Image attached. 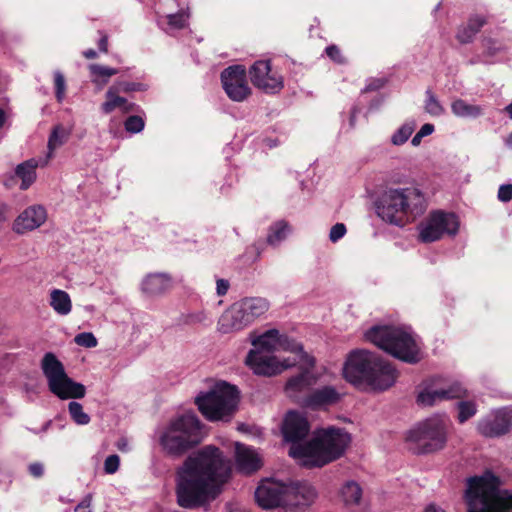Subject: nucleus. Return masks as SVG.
<instances>
[{"instance_id": "nucleus-4", "label": "nucleus", "mask_w": 512, "mask_h": 512, "mask_svg": "<svg viewBox=\"0 0 512 512\" xmlns=\"http://www.w3.org/2000/svg\"><path fill=\"white\" fill-rule=\"evenodd\" d=\"M501 480L487 471L467 481L468 512H512V490H500Z\"/></svg>"}, {"instance_id": "nucleus-33", "label": "nucleus", "mask_w": 512, "mask_h": 512, "mask_svg": "<svg viewBox=\"0 0 512 512\" xmlns=\"http://www.w3.org/2000/svg\"><path fill=\"white\" fill-rule=\"evenodd\" d=\"M69 413L77 424L85 425L90 421V417L84 412L83 406L78 402H71L69 404Z\"/></svg>"}, {"instance_id": "nucleus-59", "label": "nucleus", "mask_w": 512, "mask_h": 512, "mask_svg": "<svg viewBox=\"0 0 512 512\" xmlns=\"http://www.w3.org/2000/svg\"><path fill=\"white\" fill-rule=\"evenodd\" d=\"M49 147L52 148L53 147V138H50L49 140Z\"/></svg>"}, {"instance_id": "nucleus-28", "label": "nucleus", "mask_w": 512, "mask_h": 512, "mask_svg": "<svg viewBox=\"0 0 512 512\" xmlns=\"http://www.w3.org/2000/svg\"><path fill=\"white\" fill-rule=\"evenodd\" d=\"M50 305L57 313L61 315L68 314L72 308L69 295L65 291L58 289H55L51 292Z\"/></svg>"}, {"instance_id": "nucleus-37", "label": "nucleus", "mask_w": 512, "mask_h": 512, "mask_svg": "<svg viewBox=\"0 0 512 512\" xmlns=\"http://www.w3.org/2000/svg\"><path fill=\"white\" fill-rule=\"evenodd\" d=\"M414 129L410 125L401 126L392 136V143L394 145L404 144L412 135Z\"/></svg>"}, {"instance_id": "nucleus-40", "label": "nucleus", "mask_w": 512, "mask_h": 512, "mask_svg": "<svg viewBox=\"0 0 512 512\" xmlns=\"http://www.w3.org/2000/svg\"><path fill=\"white\" fill-rule=\"evenodd\" d=\"M486 23L487 20L484 16L475 15L468 20L466 25L469 26V30L473 31L475 36Z\"/></svg>"}, {"instance_id": "nucleus-46", "label": "nucleus", "mask_w": 512, "mask_h": 512, "mask_svg": "<svg viewBox=\"0 0 512 512\" xmlns=\"http://www.w3.org/2000/svg\"><path fill=\"white\" fill-rule=\"evenodd\" d=\"M498 199L502 202H508L512 199V185L506 184L500 186L498 190Z\"/></svg>"}, {"instance_id": "nucleus-54", "label": "nucleus", "mask_w": 512, "mask_h": 512, "mask_svg": "<svg viewBox=\"0 0 512 512\" xmlns=\"http://www.w3.org/2000/svg\"><path fill=\"white\" fill-rule=\"evenodd\" d=\"M422 138L423 136L417 132V134L412 138L411 142L414 146H418L421 143Z\"/></svg>"}, {"instance_id": "nucleus-14", "label": "nucleus", "mask_w": 512, "mask_h": 512, "mask_svg": "<svg viewBox=\"0 0 512 512\" xmlns=\"http://www.w3.org/2000/svg\"><path fill=\"white\" fill-rule=\"evenodd\" d=\"M286 364H290L289 367L299 366L301 370V373L298 376L290 378L286 383L285 391L289 395L301 392L315 382V377L310 375V370L315 365V359L305 353L303 349H297L294 356L288 357Z\"/></svg>"}, {"instance_id": "nucleus-47", "label": "nucleus", "mask_w": 512, "mask_h": 512, "mask_svg": "<svg viewBox=\"0 0 512 512\" xmlns=\"http://www.w3.org/2000/svg\"><path fill=\"white\" fill-rule=\"evenodd\" d=\"M426 108H427L428 112L432 113V114H438L439 112L442 111L441 106L439 105L437 100L435 98H433V97H431L428 100Z\"/></svg>"}, {"instance_id": "nucleus-55", "label": "nucleus", "mask_w": 512, "mask_h": 512, "mask_svg": "<svg viewBox=\"0 0 512 512\" xmlns=\"http://www.w3.org/2000/svg\"><path fill=\"white\" fill-rule=\"evenodd\" d=\"M424 512H443V511L437 509L434 505H429L426 507Z\"/></svg>"}, {"instance_id": "nucleus-27", "label": "nucleus", "mask_w": 512, "mask_h": 512, "mask_svg": "<svg viewBox=\"0 0 512 512\" xmlns=\"http://www.w3.org/2000/svg\"><path fill=\"white\" fill-rule=\"evenodd\" d=\"M339 496L344 505H357L360 503L362 497V489L356 482L349 481L343 485L339 492Z\"/></svg>"}, {"instance_id": "nucleus-48", "label": "nucleus", "mask_w": 512, "mask_h": 512, "mask_svg": "<svg viewBox=\"0 0 512 512\" xmlns=\"http://www.w3.org/2000/svg\"><path fill=\"white\" fill-rule=\"evenodd\" d=\"M165 279L162 276H152L146 281V288L153 289L164 283Z\"/></svg>"}, {"instance_id": "nucleus-13", "label": "nucleus", "mask_w": 512, "mask_h": 512, "mask_svg": "<svg viewBox=\"0 0 512 512\" xmlns=\"http://www.w3.org/2000/svg\"><path fill=\"white\" fill-rule=\"evenodd\" d=\"M221 82L227 96L237 102L244 101L251 95L246 69L242 65H233L221 73Z\"/></svg>"}, {"instance_id": "nucleus-52", "label": "nucleus", "mask_w": 512, "mask_h": 512, "mask_svg": "<svg viewBox=\"0 0 512 512\" xmlns=\"http://www.w3.org/2000/svg\"><path fill=\"white\" fill-rule=\"evenodd\" d=\"M434 131V126L432 124H424L421 129L418 131L423 137L430 135Z\"/></svg>"}, {"instance_id": "nucleus-1", "label": "nucleus", "mask_w": 512, "mask_h": 512, "mask_svg": "<svg viewBox=\"0 0 512 512\" xmlns=\"http://www.w3.org/2000/svg\"><path fill=\"white\" fill-rule=\"evenodd\" d=\"M231 471V462L214 446L193 453L176 471L178 504L183 508H196L214 500Z\"/></svg>"}, {"instance_id": "nucleus-35", "label": "nucleus", "mask_w": 512, "mask_h": 512, "mask_svg": "<svg viewBox=\"0 0 512 512\" xmlns=\"http://www.w3.org/2000/svg\"><path fill=\"white\" fill-rule=\"evenodd\" d=\"M287 225L284 223H276L271 227L270 233L267 236V242L269 244H276L285 238L287 232Z\"/></svg>"}, {"instance_id": "nucleus-19", "label": "nucleus", "mask_w": 512, "mask_h": 512, "mask_svg": "<svg viewBox=\"0 0 512 512\" xmlns=\"http://www.w3.org/2000/svg\"><path fill=\"white\" fill-rule=\"evenodd\" d=\"M512 427V409L496 412L492 419L479 425L480 433L485 437H498L506 434Z\"/></svg>"}, {"instance_id": "nucleus-18", "label": "nucleus", "mask_w": 512, "mask_h": 512, "mask_svg": "<svg viewBox=\"0 0 512 512\" xmlns=\"http://www.w3.org/2000/svg\"><path fill=\"white\" fill-rule=\"evenodd\" d=\"M310 424L306 417L296 411H289L282 424V434L285 441L291 443L289 451L295 445H303L301 441L308 435Z\"/></svg>"}, {"instance_id": "nucleus-56", "label": "nucleus", "mask_w": 512, "mask_h": 512, "mask_svg": "<svg viewBox=\"0 0 512 512\" xmlns=\"http://www.w3.org/2000/svg\"><path fill=\"white\" fill-rule=\"evenodd\" d=\"M5 122V114L2 109H0V128L4 125Z\"/></svg>"}, {"instance_id": "nucleus-6", "label": "nucleus", "mask_w": 512, "mask_h": 512, "mask_svg": "<svg viewBox=\"0 0 512 512\" xmlns=\"http://www.w3.org/2000/svg\"><path fill=\"white\" fill-rule=\"evenodd\" d=\"M366 338L392 356L409 362L420 361V348L414 336L405 328L396 326H379L370 329Z\"/></svg>"}, {"instance_id": "nucleus-51", "label": "nucleus", "mask_w": 512, "mask_h": 512, "mask_svg": "<svg viewBox=\"0 0 512 512\" xmlns=\"http://www.w3.org/2000/svg\"><path fill=\"white\" fill-rule=\"evenodd\" d=\"M229 289V282L224 279L217 280V293L219 295H225Z\"/></svg>"}, {"instance_id": "nucleus-26", "label": "nucleus", "mask_w": 512, "mask_h": 512, "mask_svg": "<svg viewBox=\"0 0 512 512\" xmlns=\"http://www.w3.org/2000/svg\"><path fill=\"white\" fill-rule=\"evenodd\" d=\"M339 394L335 389L330 387H324L322 389L315 390L307 399V405L312 407L330 405L338 402Z\"/></svg>"}, {"instance_id": "nucleus-53", "label": "nucleus", "mask_w": 512, "mask_h": 512, "mask_svg": "<svg viewBox=\"0 0 512 512\" xmlns=\"http://www.w3.org/2000/svg\"><path fill=\"white\" fill-rule=\"evenodd\" d=\"M83 55L87 59H95L97 57V53L93 49H89L83 52Z\"/></svg>"}, {"instance_id": "nucleus-12", "label": "nucleus", "mask_w": 512, "mask_h": 512, "mask_svg": "<svg viewBox=\"0 0 512 512\" xmlns=\"http://www.w3.org/2000/svg\"><path fill=\"white\" fill-rule=\"evenodd\" d=\"M378 358L367 351L352 352L343 369L347 381L354 385H366L373 370H376Z\"/></svg>"}, {"instance_id": "nucleus-24", "label": "nucleus", "mask_w": 512, "mask_h": 512, "mask_svg": "<svg viewBox=\"0 0 512 512\" xmlns=\"http://www.w3.org/2000/svg\"><path fill=\"white\" fill-rule=\"evenodd\" d=\"M236 464L238 469L245 474L253 473L262 466L258 454L241 444L236 445Z\"/></svg>"}, {"instance_id": "nucleus-34", "label": "nucleus", "mask_w": 512, "mask_h": 512, "mask_svg": "<svg viewBox=\"0 0 512 512\" xmlns=\"http://www.w3.org/2000/svg\"><path fill=\"white\" fill-rule=\"evenodd\" d=\"M112 87H117V91L124 93L144 91L146 89L145 84L142 82L128 80H119Z\"/></svg>"}, {"instance_id": "nucleus-8", "label": "nucleus", "mask_w": 512, "mask_h": 512, "mask_svg": "<svg viewBox=\"0 0 512 512\" xmlns=\"http://www.w3.org/2000/svg\"><path fill=\"white\" fill-rule=\"evenodd\" d=\"M238 402L237 389L226 383L217 385L211 392L196 399L200 412L210 421L230 417L236 411Z\"/></svg>"}, {"instance_id": "nucleus-2", "label": "nucleus", "mask_w": 512, "mask_h": 512, "mask_svg": "<svg viewBox=\"0 0 512 512\" xmlns=\"http://www.w3.org/2000/svg\"><path fill=\"white\" fill-rule=\"evenodd\" d=\"M350 443L351 437L344 429L322 428L305 445H295L289 455L301 466L320 468L342 457Z\"/></svg>"}, {"instance_id": "nucleus-50", "label": "nucleus", "mask_w": 512, "mask_h": 512, "mask_svg": "<svg viewBox=\"0 0 512 512\" xmlns=\"http://www.w3.org/2000/svg\"><path fill=\"white\" fill-rule=\"evenodd\" d=\"M43 466L42 464L40 463H33L29 466V472L34 476V477H40L43 475Z\"/></svg>"}, {"instance_id": "nucleus-39", "label": "nucleus", "mask_w": 512, "mask_h": 512, "mask_svg": "<svg viewBox=\"0 0 512 512\" xmlns=\"http://www.w3.org/2000/svg\"><path fill=\"white\" fill-rule=\"evenodd\" d=\"M124 126L127 132L138 133L144 128V120L140 116H129Z\"/></svg>"}, {"instance_id": "nucleus-30", "label": "nucleus", "mask_w": 512, "mask_h": 512, "mask_svg": "<svg viewBox=\"0 0 512 512\" xmlns=\"http://www.w3.org/2000/svg\"><path fill=\"white\" fill-rule=\"evenodd\" d=\"M190 10L189 8L181 9L177 13L166 16L169 31L182 30L189 26Z\"/></svg>"}, {"instance_id": "nucleus-7", "label": "nucleus", "mask_w": 512, "mask_h": 512, "mask_svg": "<svg viewBox=\"0 0 512 512\" xmlns=\"http://www.w3.org/2000/svg\"><path fill=\"white\" fill-rule=\"evenodd\" d=\"M200 423L195 415L184 414L172 421L161 437V445L172 455H181L199 444Z\"/></svg>"}, {"instance_id": "nucleus-57", "label": "nucleus", "mask_w": 512, "mask_h": 512, "mask_svg": "<svg viewBox=\"0 0 512 512\" xmlns=\"http://www.w3.org/2000/svg\"><path fill=\"white\" fill-rule=\"evenodd\" d=\"M506 111L510 118H512V103L506 107Z\"/></svg>"}, {"instance_id": "nucleus-9", "label": "nucleus", "mask_w": 512, "mask_h": 512, "mask_svg": "<svg viewBox=\"0 0 512 512\" xmlns=\"http://www.w3.org/2000/svg\"><path fill=\"white\" fill-rule=\"evenodd\" d=\"M446 424L443 419L434 417L420 423L406 438L408 449L415 454L435 452L446 443Z\"/></svg>"}, {"instance_id": "nucleus-23", "label": "nucleus", "mask_w": 512, "mask_h": 512, "mask_svg": "<svg viewBox=\"0 0 512 512\" xmlns=\"http://www.w3.org/2000/svg\"><path fill=\"white\" fill-rule=\"evenodd\" d=\"M101 109L105 114H110L116 109L122 114H128L135 110V104L121 96L117 87L111 86L105 94V101L102 103Z\"/></svg>"}, {"instance_id": "nucleus-10", "label": "nucleus", "mask_w": 512, "mask_h": 512, "mask_svg": "<svg viewBox=\"0 0 512 512\" xmlns=\"http://www.w3.org/2000/svg\"><path fill=\"white\" fill-rule=\"evenodd\" d=\"M50 391L60 399L82 398L85 387L68 377L63 364L53 353H46L41 362Z\"/></svg>"}, {"instance_id": "nucleus-44", "label": "nucleus", "mask_w": 512, "mask_h": 512, "mask_svg": "<svg viewBox=\"0 0 512 512\" xmlns=\"http://www.w3.org/2000/svg\"><path fill=\"white\" fill-rule=\"evenodd\" d=\"M346 234V226L343 223H336L332 226L329 234V239L332 242H337Z\"/></svg>"}, {"instance_id": "nucleus-43", "label": "nucleus", "mask_w": 512, "mask_h": 512, "mask_svg": "<svg viewBox=\"0 0 512 512\" xmlns=\"http://www.w3.org/2000/svg\"><path fill=\"white\" fill-rule=\"evenodd\" d=\"M119 457L117 455H110L104 462V470L107 474L115 473L119 468Z\"/></svg>"}, {"instance_id": "nucleus-38", "label": "nucleus", "mask_w": 512, "mask_h": 512, "mask_svg": "<svg viewBox=\"0 0 512 512\" xmlns=\"http://www.w3.org/2000/svg\"><path fill=\"white\" fill-rule=\"evenodd\" d=\"M74 341L77 345L85 348H93L97 345V339L90 332L79 333L75 336Z\"/></svg>"}, {"instance_id": "nucleus-3", "label": "nucleus", "mask_w": 512, "mask_h": 512, "mask_svg": "<svg viewBox=\"0 0 512 512\" xmlns=\"http://www.w3.org/2000/svg\"><path fill=\"white\" fill-rule=\"evenodd\" d=\"M427 207V199L418 188L390 189L379 199L377 213L384 221L404 227L415 222Z\"/></svg>"}, {"instance_id": "nucleus-5", "label": "nucleus", "mask_w": 512, "mask_h": 512, "mask_svg": "<svg viewBox=\"0 0 512 512\" xmlns=\"http://www.w3.org/2000/svg\"><path fill=\"white\" fill-rule=\"evenodd\" d=\"M256 347L251 350L246 358V365L257 375L272 376L289 368L286 364L288 358L279 361L271 352L278 350H291L294 354L297 349H302L291 343L287 337L280 335L276 329L269 330L252 341Z\"/></svg>"}, {"instance_id": "nucleus-58", "label": "nucleus", "mask_w": 512, "mask_h": 512, "mask_svg": "<svg viewBox=\"0 0 512 512\" xmlns=\"http://www.w3.org/2000/svg\"><path fill=\"white\" fill-rule=\"evenodd\" d=\"M506 144L512 147V134H510L506 139Z\"/></svg>"}, {"instance_id": "nucleus-25", "label": "nucleus", "mask_w": 512, "mask_h": 512, "mask_svg": "<svg viewBox=\"0 0 512 512\" xmlns=\"http://www.w3.org/2000/svg\"><path fill=\"white\" fill-rule=\"evenodd\" d=\"M458 397H460L459 390L452 387L449 389L441 388L433 391L426 389L418 395L417 402L423 406H431L437 401Z\"/></svg>"}, {"instance_id": "nucleus-16", "label": "nucleus", "mask_w": 512, "mask_h": 512, "mask_svg": "<svg viewBox=\"0 0 512 512\" xmlns=\"http://www.w3.org/2000/svg\"><path fill=\"white\" fill-rule=\"evenodd\" d=\"M268 310V303L262 298H249L245 299L240 309L228 312L222 318L223 321L230 319H240L239 323H233L232 328L235 330L241 329L244 325L250 323L255 318L263 315Z\"/></svg>"}, {"instance_id": "nucleus-20", "label": "nucleus", "mask_w": 512, "mask_h": 512, "mask_svg": "<svg viewBox=\"0 0 512 512\" xmlns=\"http://www.w3.org/2000/svg\"><path fill=\"white\" fill-rule=\"evenodd\" d=\"M316 499L315 489L308 484L287 485L285 506L300 509L310 506Z\"/></svg>"}, {"instance_id": "nucleus-21", "label": "nucleus", "mask_w": 512, "mask_h": 512, "mask_svg": "<svg viewBox=\"0 0 512 512\" xmlns=\"http://www.w3.org/2000/svg\"><path fill=\"white\" fill-rule=\"evenodd\" d=\"M375 367L376 370H373L366 385L373 390L380 391L391 387L397 378L396 370L389 363L383 362L380 359H378Z\"/></svg>"}, {"instance_id": "nucleus-36", "label": "nucleus", "mask_w": 512, "mask_h": 512, "mask_svg": "<svg viewBox=\"0 0 512 512\" xmlns=\"http://www.w3.org/2000/svg\"><path fill=\"white\" fill-rule=\"evenodd\" d=\"M458 420L460 423H464L469 418L475 415L476 413V405L470 401L460 402L458 405Z\"/></svg>"}, {"instance_id": "nucleus-45", "label": "nucleus", "mask_w": 512, "mask_h": 512, "mask_svg": "<svg viewBox=\"0 0 512 512\" xmlns=\"http://www.w3.org/2000/svg\"><path fill=\"white\" fill-rule=\"evenodd\" d=\"M327 56L337 62V63H342L344 61L343 57H342V54H341V50L338 46L336 45H330L326 48L325 50Z\"/></svg>"}, {"instance_id": "nucleus-42", "label": "nucleus", "mask_w": 512, "mask_h": 512, "mask_svg": "<svg viewBox=\"0 0 512 512\" xmlns=\"http://www.w3.org/2000/svg\"><path fill=\"white\" fill-rule=\"evenodd\" d=\"M54 85L56 90V98L59 102H61L65 96V79L62 74L57 73L54 77Z\"/></svg>"}, {"instance_id": "nucleus-31", "label": "nucleus", "mask_w": 512, "mask_h": 512, "mask_svg": "<svg viewBox=\"0 0 512 512\" xmlns=\"http://www.w3.org/2000/svg\"><path fill=\"white\" fill-rule=\"evenodd\" d=\"M37 163L34 160L20 164L16 169V174L22 179L21 189H27L35 180V169Z\"/></svg>"}, {"instance_id": "nucleus-49", "label": "nucleus", "mask_w": 512, "mask_h": 512, "mask_svg": "<svg viewBox=\"0 0 512 512\" xmlns=\"http://www.w3.org/2000/svg\"><path fill=\"white\" fill-rule=\"evenodd\" d=\"M108 36L104 33H101V37L98 41V48L102 53H108Z\"/></svg>"}, {"instance_id": "nucleus-17", "label": "nucleus", "mask_w": 512, "mask_h": 512, "mask_svg": "<svg viewBox=\"0 0 512 512\" xmlns=\"http://www.w3.org/2000/svg\"><path fill=\"white\" fill-rule=\"evenodd\" d=\"M287 485L273 480H263L258 486L255 497L258 505L265 509L285 506Z\"/></svg>"}, {"instance_id": "nucleus-60", "label": "nucleus", "mask_w": 512, "mask_h": 512, "mask_svg": "<svg viewBox=\"0 0 512 512\" xmlns=\"http://www.w3.org/2000/svg\"><path fill=\"white\" fill-rule=\"evenodd\" d=\"M250 249H251L252 251H256V250H257L256 246H252Z\"/></svg>"}, {"instance_id": "nucleus-41", "label": "nucleus", "mask_w": 512, "mask_h": 512, "mask_svg": "<svg viewBox=\"0 0 512 512\" xmlns=\"http://www.w3.org/2000/svg\"><path fill=\"white\" fill-rule=\"evenodd\" d=\"M473 37V31L469 30V26L467 25H463L457 30L456 39L460 44H467L471 42Z\"/></svg>"}, {"instance_id": "nucleus-22", "label": "nucleus", "mask_w": 512, "mask_h": 512, "mask_svg": "<svg viewBox=\"0 0 512 512\" xmlns=\"http://www.w3.org/2000/svg\"><path fill=\"white\" fill-rule=\"evenodd\" d=\"M46 211L40 206H32L24 210L14 221L13 230L19 234L31 231L44 223Z\"/></svg>"}, {"instance_id": "nucleus-15", "label": "nucleus", "mask_w": 512, "mask_h": 512, "mask_svg": "<svg viewBox=\"0 0 512 512\" xmlns=\"http://www.w3.org/2000/svg\"><path fill=\"white\" fill-rule=\"evenodd\" d=\"M249 74L253 85L266 93H277L284 86L283 76L272 66L270 60L256 61Z\"/></svg>"}, {"instance_id": "nucleus-32", "label": "nucleus", "mask_w": 512, "mask_h": 512, "mask_svg": "<svg viewBox=\"0 0 512 512\" xmlns=\"http://www.w3.org/2000/svg\"><path fill=\"white\" fill-rule=\"evenodd\" d=\"M453 112L461 117H476L481 114V107L468 104L464 100H456L452 104Z\"/></svg>"}, {"instance_id": "nucleus-29", "label": "nucleus", "mask_w": 512, "mask_h": 512, "mask_svg": "<svg viewBox=\"0 0 512 512\" xmlns=\"http://www.w3.org/2000/svg\"><path fill=\"white\" fill-rule=\"evenodd\" d=\"M92 82L96 85H106L110 78L119 73V70L98 64H92L89 67Z\"/></svg>"}, {"instance_id": "nucleus-11", "label": "nucleus", "mask_w": 512, "mask_h": 512, "mask_svg": "<svg viewBox=\"0 0 512 512\" xmlns=\"http://www.w3.org/2000/svg\"><path fill=\"white\" fill-rule=\"evenodd\" d=\"M418 239L431 243L445 235H455L459 229L458 217L451 212L433 210L419 225Z\"/></svg>"}]
</instances>
